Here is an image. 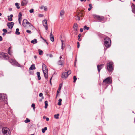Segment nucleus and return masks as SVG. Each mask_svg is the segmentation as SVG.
Here are the masks:
<instances>
[{
	"instance_id": "obj_8",
	"label": "nucleus",
	"mask_w": 135,
	"mask_h": 135,
	"mask_svg": "<svg viewBox=\"0 0 135 135\" xmlns=\"http://www.w3.org/2000/svg\"><path fill=\"white\" fill-rule=\"evenodd\" d=\"M94 18L98 20L100 22H102L104 21V17L102 16L98 15H94Z\"/></svg>"
},
{
	"instance_id": "obj_21",
	"label": "nucleus",
	"mask_w": 135,
	"mask_h": 135,
	"mask_svg": "<svg viewBox=\"0 0 135 135\" xmlns=\"http://www.w3.org/2000/svg\"><path fill=\"white\" fill-rule=\"evenodd\" d=\"M31 43L35 44L37 43V40L36 39H34L33 40H31Z\"/></svg>"
},
{
	"instance_id": "obj_50",
	"label": "nucleus",
	"mask_w": 135,
	"mask_h": 135,
	"mask_svg": "<svg viewBox=\"0 0 135 135\" xmlns=\"http://www.w3.org/2000/svg\"><path fill=\"white\" fill-rule=\"evenodd\" d=\"M44 9L45 11H46L47 10V8L46 6L44 7Z\"/></svg>"
},
{
	"instance_id": "obj_2",
	"label": "nucleus",
	"mask_w": 135,
	"mask_h": 135,
	"mask_svg": "<svg viewBox=\"0 0 135 135\" xmlns=\"http://www.w3.org/2000/svg\"><path fill=\"white\" fill-rule=\"evenodd\" d=\"M104 43L105 46L107 47H109L111 45V40L109 38L106 37L104 39Z\"/></svg>"
},
{
	"instance_id": "obj_45",
	"label": "nucleus",
	"mask_w": 135,
	"mask_h": 135,
	"mask_svg": "<svg viewBox=\"0 0 135 135\" xmlns=\"http://www.w3.org/2000/svg\"><path fill=\"white\" fill-rule=\"evenodd\" d=\"M89 6L90 7V8H92L93 7L92 6V4H90L89 5Z\"/></svg>"
},
{
	"instance_id": "obj_9",
	"label": "nucleus",
	"mask_w": 135,
	"mask_h": 135,
	"mask_svg": "<svg viewBox=\"0 0 135 135\" xmlns=\"http://www.w3.org/2000/svg\"><path fill=\"white\" fill-rule=\"evenodd\" d=\"M43 24L44 26L45 27V29L47 30L48 29L47 27V21L46 20H44L43 21Z\"/></svg>"
},
{
	"instance_id": "obj_59",
	"label": "nucleus",
	"mask_w": 135,
	"mask_h": 135,
	"mask_svg": "<svg viewBox=\"0 0 135 135\" xmlns=\"http://www.w3.org/2000/svg\"><path fill=\"white\" fill-rule=\"evenodd\" d=\"M86 1V0H80L81 1V2H83V1L85 2Z\"/></svg>"
},
{
	"instance_id": "obj_60",
	"label": "nucleus",
	"mask_w": 135,
	"mask_h": 135,
	"mask_svg": "<svg viewBox=\"0 0 135 135\" xmlns=\"http://www.w3.org/2000/svg\"><path fill=\"white\" fill-rule=\"evenodd\" d=\"M44 40L45 41V42H46V43H47V44H48V43L46 41V40H45L44 39Z\"/></svg>"
},
{
	"instance_id": "obj_22",
	"label": "nucleus",
	"mask_w": 135,
	"mask_h": 135,
	"mask_svg": "<svg viewBox=\"0 0 135 135\" xmlns=\"http://www.w3.org/2000/svg\"><path fill=\"white\" fill-rule=\"evenodd\" d=\"M37 75L38 79V80H40L41 78L40 76V73L39 72H37L36 73Z\"/></svg>"
},
{
	"instance_id": "obj_57",
	"label": "nucleus",
	"mask_w": 135,
	"mask_h": 135,
	"mask_svg": "<svg viewBox=\"0 0 135 135\" xmlns=\"http://www.w3.org/2000/svg\"><path fill=\"white\" fill-rule=\"evenodd\" d=\"M76 60H75V62H74V66L76 67Z\"/></svg>"
},
{
	"instance_id": "obj_63",
	"label": "nucleus",
	"mask_w": 135,
	"mask_h": 135,
	"mask_svg": "<svg viewBox=\"0 0 135 135\" xmlns=\"http://www.w3.org/2000/svg\"><path fill=\"white\" fill-rule=\"evenodd\" d=\"M61 42H62V44H63V40H61Z\"/></svg>"
},
{
	"instance_id": "obj_11",
	"label": "nucleus",
	"mask_w": 135,
	"mask_h": 135,
	"mask_svg": "<svg viewBox=\"0 0 135 135\" xmlns=\"http://www.w3.org/2000/svg\"><path fill=\"white\" fill-rule=\"evenodd\" d=\"M1 55L3 56V57L6 59H9V57L8 56V55L7 53H4L2 52L1 53Z\"/></svg>"
},
{
	"instance_id": "obj_61",
	"label": "nucleus",
	"mask_w": 135,
	"mask_h": 135,
	"mask_svg": "<svg viewBox=\"0 0 135 135\" xmlns=\"http://www.w3.org/2000/svg\"><path fill=\"white\" fill-rule=\"evenodd\" d=\"M91 8H88V10L89 11H90L91 10Z\"/></svg>"
},
{
	"instance_id": "obj_16",
	"label": "nucleus",
	"mask_w": 135,
	"mask_h": 135,
	"mask_svg": "<svg viewBox=\"0 0 135 135\" xmlns=\"http://www.w3.org/2000/svg\"><path fill=\"white\" fill-rule=\"evenodd\" d=\"M80 16L81 17H83V14L82 13H80L78 14V15L77 16V17L76 18V20H79L80 19Z\"/></svg>"
},
{
	"instance_id": "obj_31",
	"label": "nucleus",
	"mask_w": 135,
	"mask_h": 135,
	"mask_svg": "<svg viewBox=\"0 0 135 135\" xmlns=\"http://www.w3.org/2000/svg\"><path fill=\"white\" fill-rule=\"evenodd\" d=\"M25 122L26 123H27L30 122V120L28 118H27L25 120Z\"/></svg>"
},
{
	"instance_id": "obj_52",
	"label": "nucleus",
	"mask_w": 135,
	"mask_h": 135,
	"mask_svg": "<svg viewBox=\"0 0 135 135\" xmlns=\"http://www.w3.org/2000/svg\"><path fill=\"white\" fill-rule=\"evenodd\" d=\"M80 31L81 32H83V29L82 28H81L80 29Z\"/></svg>"
},
{
	"instance_id": "obj_51",
	"label": "nucleus",
	"mask_w": 135,
	"mask_h": 135,
	"mask_svg": "<svg viewBox=\"0 0 135 135\" xmlns=\"http://www.w3.org/2000/svg\"><path fill=\"white\" fill-rule=\"evenodd\" d=\"M52 77H51V79H50V84L51 85H52V83H51V80L52 79Z\"/></svg>"
},
{
	"instance_id": "obj_20",
	"label": "nucleus",
	"mask_w": 135,
	"mask_h": 135,
	"mask_svg": "<svg viewBox=\"0 0 135 135\" xmlns=\"http://www.w3.org/2000/svg\"><path fill=\"white\" fill-rule=\"evenodd\" d=\"M64 61L63 60H60L58 62V64L59 65H63V63H64Z\"/></svg>"
},
{
	"instance_id": "obj_37",
	"label": "nucleus",
	"mask_w": 135,
	"mask_h": 135,
	"mask_svg": "<svg viewBox=\"0 0 135 135\" xmlns=\"http://www.w3.org/2000/svg\"><path fill=\"white\" fill-rule=\"evenodd\" d=\"M42 68L45 69L47 68L45 65L43 64L42 65Z\"/></svg>"
},
{
	"instance_id": "obj_54",
	"label": "nucleus",
	"mask_w": 135,
	"mask_h": 135,
	"mask_svg": "<svg viewBox=\"0 0 135 135\" xmlns=\"http://www.w3.org/2000/svg\"><path fill=\"white\" fill-rule=\"evenodd\" d=\"M49 56L50 57H52L53 56V55H52L51 54H50L49 55Z\"/></svg>"
},
{
	"instance_id": "obj_62",
	"label": "nucleus",
	"mask_w": 135,
	"mask_h": 135,
	"mask_svg": "<svg viewBox=\"0 0 135 135\" xmlns=\"http://www.w3.org/2000/svg\"><path fill=\"white\" fill-rule=\"evenodd\" d=\"M11 47H9V49H8V50H9V51H10V49L11 48Z\"/></svg>"
},
{
	"instance_id": "obj_48",
	"label": "nucleus",
	"mask_w": 135,
	"mask_h": 135,
	"mask_svg": "<svg viewBox=\"0 0 135 135\" xmlns=\"http://www.w3.org/2000/svg\"><path fill=\"white\" fill-rule=\"evenodd\" d=\"M43 95V94L42 93H40L39 94V96L40 97H41Z\"/></svg>"
},
{
	"instance_id": "obj_32",
	"label": "nucleus",
	"mask_w": 135,
	"mask_h": 135,
	"mask_svg": "<svg viewBox=\"0 0 135 135\" xmlns=\"http://www.w3.org/2000/svg\"><path fill=\"white\" fill-rule=\"evenodd\" d=\"M47 129V128L45 127L44 128H42V132L43 133L45 132V131Z\"/></svg>"
},
{
	"instance_id": "obj_13",
	"label": "nucleus",
	"mask_w": 135,
	"mask_h": 135,
	"mask_svg": "<svg viewBox=\"0 0 135 135\" xmlns=\"http://www.w3.org/2000/svg\"><path fill=\"white\" fill-rule=\"evenodd\" d=\"M73 28L74 30L76 31H78V26L76 23H75L74 25Z\"/></svg>"
},
{
	"instance_id": "obj_49",
	"label": "nucleus",
	"mask_w": 135,
	"mask_h": 135,
	"mask_svg": "<svg viewBox=\"0 0 135 135\" xmlns=\"http://www.w3.org/2000/svg\"><path fill=\"white\" fill-rule=\"evenodd\" d=\"M44 6H42L40 7V9H44Z\"/></svg>"
},
{
	"instance_id": "obj_14",
	"label": "nucleus",
	"mask_w": 135,
	"mask_h": 135,
	"mask_svg": "<svg viewBox=\"0 0 135 135\" xmlns=\"http://www.w3.org/2000/svg\"><path fill=\"white\" fill-rule=\"evenodd\" d=\"M50 37L51 40L52 42L54 41V37L52 34V30H51V32L50 35Z\"/></svg>"
},
{
	"instance_id": "obj_41",
	"label": "nucleus",
	"mask_w": 135,
	"mask_h": 135,
	"mask_svg": "<svg viewBox=\"0 0 135 135\" xmlns=\"http://www.w3.org/2000/svg\"><path fill=\"white\" fill-rule=\"evenodd\" d=\"M34 11V9H33L32 8L31 9H30L29 11V12L30 13H32Z\"/></svg>"
},
{
	"instance_id": "obj_18",
	"label": "nucleus",
	"mask_w": 135,
	"mask_h": 135,
	"mask_svg": "<svg viewBox=\"0 0 135 135\" xmlns=\"http://www.w3.org/2000/svg\"><path fill=\"white\" fill-rule=\"evenodd\" d=\"M65 13V11L63 10H62L60 11V15L61 17H62Z\"/></svg>"
},
{
	"instance_id": "obj_38",
	"label": "nucleus",
	"mask_w": 135,
	"mask_h": 135,
	"mask_svg": "<svg viewBox=\"0 0 135 135\" xmlns=\"http://www.w3.org/2000/svg\"><path fill=\"white\" fill-rule=\"evenodd\" d=\"M73 79H74V82L75 83V81L76 80V79H77V78H76L75 76H74Z\"/></svg>"
},
{
	"instance_id": "obj_25",
	"label": "nucleus",
	"mask_w": 135,
	"mask_h": 135,
	"mask_svg": "<svg viewBox=\"0 0 135 135\" xmlns=\"http://www.w3.org/2000/svg\"><path fill=\"white\" fill-rule=\"evenodd\" d=\"M45 108L46 109L47 108V106H48L47 101H45Z\"/></svg>"
},
{
	"instance_id": "obj_1",
	"label": "nucleus",
	"mask_w": 135,
	"mask_h": 135,
	"mask_svg": "<svg viewBox=\"0 0 135 135\" xmlns=\"http://www.w3.org/2000/svg\"><path fill=\"white\" fill-rule=\"evenodd\" d=\"M107 69L108 71L111 72L113 70V64L112 62H109L107 64Z\"/></svg>"
},
{
	"instance_id": "obj_6",
	"label": "nucleus",
	"mask_w": 135,
	"mask_h": 135,
	"mask_svg": "<svg viewBox=\"0 0 135 135\" xmlns=\"http://www.w3.org/2000/svg\"><path fill=\"white\" fill-rule=\"evenodd\" d=\"M103 82L105 84H110L112 83V79L110 77L107 78L103 80Z\"/></svg>"
},
{
	"instance_id": "obj_36",
	"label": "nucleus",
	"mask_w": 135,
	"mask_h": 135,
	"mask_svg": "<svg viewBox=\"0 0 135 135\" xmlns=\"http://www.w3.org/2000/svg\"><path fill=\"white\" fill-rule=\"evenodd\" d=\"M22 14L21 12H20L19 13L18 16V18H22L21 17L22 16Z\"/></svg>"
},
{
	"instance_id": "obj_56",
	"label": "nucleus",
	"mask_w": 135,
	"mask_h": 135,
	"mask_svg": "<svg viewBox=\"0 0 135 135\" xmlns=\"http://www.w3.org/2000/svg\"><path fill=\"white\" fill-rule=\"evenodd\" d=\"M64 48H63V44H62L61 46V49L63 50L64 49Z\"/></svg>"
},
{
	"instance_id": "obj_23",
	"label": "nucleus",
	"mask_w": 135,
	"mask_h": 135,
	"mask_svg": "<svg viewBox=\"0 0 135 135\" xmlns=\"http://www.w3.org/2000/svg\"><path fill=\"white\" fill-rule=\"evenodd\" d=\"M30 70H33V69H35L36 68L35 67V65L34 64L32 65L29 68Z\"/></svg>"
},
{
	"instance_id": "obj_46",
	"label": "nucleus",
	"mask_w": 135,
	"mask_h": 135,
	"mask_svg": "<svg viewBox=\"0 0 135 135\" xmlns=\"http://www.w3.org/2000/svg\"><path fill=\"white\" fill-rule=\"evenodd\" d=\"M2 31L4 32H7V30H6V29H3L2 30Z\"/></svg>"
},
{
	"instance_id": "obj_24",
	"label": "nucleus",
	"mask_w": 135,
	"mask_h": 135,
	"mask_svg": "<svg viewBox=\"0 0 135 135\" xmlns=\"http://www.w3.org/2000/svg\"><path fill=\"white\" fill-rule=\"evenodd\" d=\"M19 30L18 28H17L16 30L15 33L17 35H19L20 34V32H19Z\"/></svg>"
},
{
	"instance_id": "obj_43",
	"label": "nucleus",
	"mask_w": 135,
	"mask_h": 135,
	"mask_svg": "<svg viewBox=\"0 0 135 135\" xmlns=\"http://www.w3.org/2000/svg\"><path fill=\"white\" fill-rule=\"evenodd\" d=\"M81 36V35L80 34H79L78 35V40L80 41H81V40L80 39L79 40V39L80 38V37Z\"/></svg>"
},
{
	"instance_id": "obj_64",
	"label": "nucleus",
	"mask_w": 135,
	"mask_h": 135,
	"mask_svg": "<svg viewBox=\"0 0 135 135\" xmlns=\"http://www.w3.org/2000/svg\"><path fill=\"white\" fill-rule=\"evenodd\" d=\"M46 117H45V116H44V117H43V118L44 119H45V118Z\"/></svg>"
},
{
	"instance_id": "obj_12",
	"label": "nucleus",
	"mask_w": 135,
	"mask_h": 135,
	"mask_svg": "<svg viewBox=\"0 0 135 135\" xmlns=\"http://www.w3.org/2000/svg\"><path fill=\"white\" fill-rule=\"evenodd\" d=\"M104 65V64H102L100 65H98L97 66L98 70L99 73L100 70L103 67Z\"/></svg>"
},
{
	"instance_id": "obj_39",
	"label": "nucleus",
	"mask_w": 135,
	"mask_h": 135,
	"mask_svg": "<svg viewBox=\"0 0 135 135\" xmlns=\"http://www.w3.org/2000/svg\"><path fill=\"white\" fill-rule=\"evenodd\" d=\"M35 105L33 103L32 104L31 106H32V107H33V110H35Z\"/></svg>"
},
{
	"instance_id": "obj_7",
	"label": "nucleus",
	"mask_w": 135,
	"mask_h": 135,
	"mask_svg": "<svg viewBox=\"0 0 135 135\" xmlns=\"http://www.w3.org/2000/svg\"><path fill=\"white\" fill-rule=\"evenodd\" d=\"M9 62L11 63L13 65H15L20 67V65L14 59H11L9 61Z\"/></svg>"
},
{
	"instance_id": "obj_44",
	"label": "nucleus",
	"mask_w": 135,
	"mask_h": 135,
	"mask_svg": "<svg viewBox=\"0 0 135 135\" xmlns=\"http://www.w3.org/2000/svg\"><path fill=\"white\" fill-rule=\"evenodd\" d=\"M8 53L9 55H12V52L10 51H9V50H8Z\"/></svg>"
},
{
	"instance_id": "obj_26",
	"label": "nucleus",
	"mask_w": 135,
	"mask_h": 135,
	"mask_svg": "<svg viewBox=\"0 0 135 135\" xmlns=\"http://www.w3.org/2000/svg\"><path fill=\"white\" fill-rule=\"evenodd\" d=\"M61 86H62V85H59L58 89V90L57 91V94H58L59 93V91L61 89Z\"/></svg>"
},
{
	"instance_id": "obj_55",
	"label": "nucleus",
	"mask_w": 135,
	"mask_h": 135,
	"mask_svg": "<svg viewBox=\"0 0 135 135\" xmlns=\"http://www.w3.org/2000/svg\"><path fill=\"white\" fill-rule=\"evenodd\" d=\"M46 120L47 121H48L49 120V118H46Z\"/></svg>"
},
{
	"instance_id": "obj_42",
	"label": "nucleus",
	"mask_w": 135,
	"mask_h": 135,
	"mask_svg": "<svg viewBox=\"0 0 135 135\" xmlns=\"http://www.w3.org/2000/svg\"><path fill=\"white\" fill-rule=\"evenodd\" d=\"M26 32L27 33H28L30 34H31V31L30 30H27L26 31Z\"/></svg>"
},
{
	"instance_id": "obj_4",
	"label": "nucleus",
	"mask_w": 135,
	"mask_h": 135,
	"mask_svg": "<svg viewBox=\"0 0 135 135\" xmlns=\"http://www.w3.org/2000/svg\"><path fill=\"white\" fill-rule=\"evenodd\" d=\"M71 73V70H69L67 72H63L62 73L61 76L62 78L64 79L66 78Z\"/></svg>"
},
{
	"instance_id": "obj_28",
	"label": "nucleus",
	"mask_w": 135,
	"mask_h": 135,
	"mask_svg": "<svg viewBox=\"0 0 135 135\" xmlns=\"http://www.w3.org/2000/svg\"><path fill=\"white\" fill-rule=\"evenodd\" d=\"M44 74V76L45 78L46 79H47L48 78V74L47 73H43Z\"/></svg>"
},
{
	"instance_id": "obj_15",
	"label": "nucleus",
	"mask_w": 135,
	"mask_h": 135,
	"mask_svg": "<svg viewBox=\"0 0 135 135\" xmlns=\"http://www.w3.org/2000/svg\"><path fill=\"white\" fill-rule=\"evenodd\" d=\"M131 7L132 12L135 14V5L133 3L132 4Z\"/></svg>"
},
{
	"instance_id": "obj_10",
	"label": "nucleus",
	"mask_w": 135,
	"mask_h": 135,
	"mask_svg": "<svg viewBox=\"0 0 135 135\" xmlns=\"http://www.w3.org/2000/svg\"><path fill=\"white\" fill-rule=\"evenodd\" d=\"M14 24V23L13 22L8 23L7 24V25L8 27V28L10 29H12Z\"/></svg>"
},
{
	"instance_id": "obj_17",
	"label": "nucleus",
	"mask_w": 135,
	"mask_h": 135,
	"mask_svg": "<svg viewBox=\"0 0 135 135\" xmlns=\"http://www.w3.org/2000/svg\"><path fill=\"white\" fill-rule=\"evenodd\" d=\"M8 20L9 21H12V17H13L12 15H11L9 16H8Z\"/></svg>"
},
{
	"instance_id": "obj_29",
	"label": "nucleus",
	"mask_w": 135,
	"mask_h": 135,
	"mask_svg": "<svg viewBox=\"0 0 135 135\" xmlns=\"http://www.w3.org/2000/svg\"><path fill=\"white\" fill-rule=\"evenodd\" d=\"M59 114H55L54 116V117L56 119H58L59 118Z\"/></svg>"
},
{
	"instance_id": "obj_35",
	"label": "nucleus",
	"mask_w": 135,
	"mask_h": 135,
	"mask_svg": "<svg viewBox=\"0 0 135 135\" xmlns=\"http://www.w3.org/2000/svg\"><path fill=\"white\" fill-rule=\"evenodd\" d=\"M84 30L86 29L87 30H88L89 29V27H87L86 26H84Z\"/></svg>"
},
{
	"instance_id": "obj_53",
	"label": "nucleus",
	"mask_w": 135,
	"mask_h": 135,
	"mask_svg": "<svg viewBox=\"0 0 135 135\" xmlns=\"http://www.w3.org/2000/svg\"><path fill=\"white\" fill-rule=\"evenodd\" d=\"M2 36H0V41H2Z\"/></svg>"
},
{
	"instance_id": "obj_5",
	"label": "nucleus",
	"mask_w": 135,
	"mask_h": 135,
	"mask_svg": "<svg viewBox=\"0 0 135 135\" xmlns=\"http://www.w3.org/2000/svg\"><path fill=\"white\" fill-rule=\"evenodd\" d=\"M26 25H28L30 27H33L31 24L29 22L26 20L24 19L23 21L22 25L25 27H26Z\"/></svg>"
},
{
	"instance_id": "obj_58",
	"label": "nucleus",
	"mask_w": 135,
	"mask_h": 135,
	"mask_svg": "<svg viewBox=\"0 0 135 135\" xmlns=\"http://www.w3.org/2000/svg\"><path fill=\"white\" fill-rule=\"evenodd\" d=\"M39 16H40V17H42L43 16V15L41 14H40V15H39Z\"/></svg>"
},
{
	"instance_id": "obj_19",
	"label": "nucleus",
	"mask_w": 135,
	"mask_h": 135,
	"mask_svg": "<svg viewBox=\"0 0 135 135\" xmlns=\"http://www.w3.org/2000/svg\"><path fill=\"white\" fill-rule=\"evenodd\" d=\"M27 3V1L26 0L23 1L21 3L22 6H24Z\"/></svg>"
},
{
	"instance_id": "obj_40",
	"label": "nucleus",
	"mask_w": 135,
	"mask_h": 135,
	"mask_svg": "<svg viewBox=\"0 0 135 135\" xmlns=\"http://www.w3.org/2000/svg\"><path fill=\"white\" fill-rule=\"evenodd\" d=\"M21 19H22V18H18L19 22L20 25L21 24V21L22 20Z\"/></svg>"
},
{
	"instance_id": "obj_34",
	"label": "nucleus",
	"mask_w": 135,
	"mask_h": 135,
	"mask_svg": "<svg viewBox=\"0 0 135 135\" xmlns=\"http://www.w3.org/2000/svg\"><path fill=\"white\" fill-rule=\"evenodd\" d=\"M38 51L39 52V54L40 55H41L43 53V51L42 50H41L40 49H38Z\"/></svg>"
},
{
	"instance_id": "obj_27",
	"label": "nucleus",
	"mask_w": 135,
	"mask_h": 135,
	"mask_svg": "<svg viewBox=\"0 0 135 135\" xmlns=\"http://www.w3.org/2000/svg\"><path fill=\"white\" fill-rule=\"evenodd\" d=\"M59 102L58 103V105H61V102L62 101V99H59L58 100Z\"/></svg>"
},
{
	"instance_id": "obj_33",
	"label": "nucleus",
	"mask_w": 135,
	"mask_h": 135,
	"mask_svg": "<svg viewBox=\"0 0 135 135\" xmlns=\"http://www.w3.org/2000/svg\"><path fill=\"white\" fill-rule=\"evenodd\" d=\"M15 5L16 6V7L17 9H19L20 7L19 5V4L17 3H15Z\"/></svg>"
},
{
	"instance_id": "obj_47",
	"label": "nucleus",
	"mask_w": 135,
	"mask_h": 135,
	"mask_svg": "<svg viewBox=\"0 0 135 135\" xmlns=\"http://www.w3.org/2000/svg\"><path fill=\"white\" fill-rule=\"evenodd\" d=\"M77 47L79 48L80 47V44L79 42H77Z\"/></svg>"
},
{
	"instance_id": "obj_3",
	"label": "nucleus",
	"mask_w": 135,
	"mask_h": 135,
	"mask_svg": "<svg viewBox=\"0 0 135 135\" xmlns=\"http://www.w3.org/2000/svg\"><path fill=\"white\" fill-rule=\"evenodd\" d=\"M2 131L4 135H10V132L9 129L7 127L3 128Z\"/></svg>"
},
{
	"instance_id": "obj_30",
	"label": "nucleus",
	"mask_w": 135,
	"mask_h": 135,
	"mask_svg": "<svg viewBox=\"0 0 135 135\" xmlns=\"http://www.w3.org/2000/svg\"><path fill=\"white\" fill-rule=\"evenodd\" d=\"M42 69V71H43V73H47L48 72V69L47 68H46L45 69Z\"/></svg>"
}]
</instances>
